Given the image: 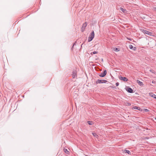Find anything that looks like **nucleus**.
Wrapping results in <instances>:
<instances>
[{
	"instance_id": "1",
	"label": "nucleus",
	"mask_w": 156,
	"mask_h": 156,
	"mask_svg": "<svg viewBox=\"0 0 156 156\" xmlns=\"http://www.w3.org/2000/svg\"><path fill=\"white\" fill-rule=\"evenodd\" d=\"M140 30L142 32H143L144 34H148V35L151 36H153V33L152 32H150L149 31H147L146 30H145L144 29H141Z\"/></svg>"
},
{
	"instance_id": "2",
	"label": "nucleus",
	"mask_w": 156,
	"mask_h": 156,
	"mask_svg": "<svg viewBox=\"0 0 156 156\" xmlns=\"http://www.w3.org/2000/svg\"><path fill=\"white\" fill-rule=\"evenodd\" d=\"M94 31H92L89 35V37H88V42H90L91 41L93 38H94Z\"/></svg>"
},
{
	"instance_id": "3",
	"label": "nucleus",
	"mask_w": 156,
	"mask_h": 156,
	"mask_svg": "<svg viewBox=\"0 0 156 156\" xmlns=\"http://www.w3.org/2000/svg\"><path fill=\"white\" fill-rule=\"evenodd\" d=\"M108 81L106 80H99L98 79L95 81V83L96 84L98 83H106Z\"/></svg>"
},
{
	"instance_id": "4",
	"label": "nucleus",
	"mask_w": 156,
	"mask_h": 156,
	"mask_svg": "<svg viewBox=\"0 0 156 156\" xmlns=\"http://www.w3.org/2000/svg\"><path fill=\"white\" fill-rule=\"evenodd\" d=\"M107 71L106 70H105L104 72L102 73H101L99 75V76L100 77H104L106 74Z\"/></svg>"
},
{
	"instance_id": "5",
	"label": "nucleus",
	"mask_w": 156,
	"mask_h": 156,
	"mask_svg": "<svg viewBox=\"0 0 156 156\" xmlns=\"http://www.w3.org/2000/svg\"><path fill=\"white\" fill-rule=\"evenodd\" d=\"M72 75L73 78L76 77V70L73 71Z\"/></svg>"
},
{
	"instance_id": "6",
	"label": "nucleus",
	"mask_w": 156,
	"mask_h": 156,
	"mask_svg": "<svg viewBox=\"0 0 156 156\" xmlns=\"http://www.w3.org/2000/svg\"><path fill=\"white\" fill-rule=\"evenodd\" d=\"M126 91L129 93H132L133 92V90L131 88L129 87H127L126 89Z\"/></svg>"
},
{
	"instance_id": "7",
	"label": "nucleus",
	"mask_w": 156,
	"mask_h": 156,
	"mask_svg": "<svg viewBox=\"0 0 156 156\" xmlns=\"http://www.w3.org/2000/svg\"><path fill=\"white\" fill-rule=\"evenodd\" d=\"M87 22H85L84 23H83V25L82 30V31H83L84 30H85L86 27H87Z\"/></svg>"
},
{
	"instance_id": "8",
	"label": "nucleus",
	"mask_w": 156,
	"mask_h": 156,
	"mask_svg": "<svg viewBox=\"0 0 156 156\" xmlns=\"http://www.w3.org/2000/svg\"><path fill=\"white\" fill-rule=\"evenodd\" d=\"M119 78L121 80H123L124 81H127L128 80V79L125 77L120 76L119 77Z\"/></svg>"
},
{
	"instance_id": "9",
	"label": "nucleus",
	"mask_w": 156,
	"mask_h": 156,
	"mask_svg": "<svg viewBox=\"0 0 156 156\" xmlns=\"http://www.w3.org/2000/svg\"><path fill=\"white\" fill-rule=\"evenodd\" d=\"M149 95L152 97H153L154 98H155L156 99V95L155 94H153V93H150Z\"/></svg>"
},
{
	"instance_id": "10",
	"label": "nucleus",
	"mask_w": 156,
	"mask_h": 156,
	"mask_svg": "<svg viewBox=\"0 0 156 156\" xmlns=\"http://www.w3.org/2000/svg\"><path fill=\"white\" fill-rule=\"evenodd\" d=\"M137 83L140 86H143V83L138 80H137Z\"/></svg>"
},
{
	"instance_id": "11",
	"label": "nucleus",
	"mask_w": 156,
	"mask_h": 156,
	"mask_svg": "<svg viewBox=\"0 0 156 156\" xmlns=\"http://www.w3.org/2000/svg\"><path fill=\"white\" fill-rule=\"evenodd\" d=\"M120 10L123 13H126V9H124L122 7H120Z\"/></svg>"
},
{
	"instance_id": "12",
	"label": "nucleus",
	"mask_w": 156,
	"mask_h": 156,
	"mask_svg": "<svg viewBox=\"0 0 156 156\" xmlns=\"http://www.w3.org/2000/svg\"><path fill=\"white\" fill-rule=\"evenodd\" d=\"M124 152L125 153H127L128 154L131 155V152L129 151L125 150H124Z\"/></svg>"
},
{
	"instance_id": "13",
	"label": "nucleus",
	"mask_w": 156,
	"mask_h": 156,
	"mask_svg": "<svg viewBox=\"0 0 156 156\" xmlns=\"http://www.w3.org/2000/svg\"><path fill=\"white\" fill-rule=\"evenodd\" d=\"M92 134L96 138H98V135L95 133H93Z\"/></svg>"
},
{
	"instance_id": "14",
	"label": "nucleus",
	"mask_w": 156,
	"mask_h": 156,
	"mask_svg": "<svg viewBox=\"0 0 156 156\" xmlns=\"http://www.w3.org/2000/svg\"><path fill=\"white\" fill-rule=\"evenodd\" d=\"M64 152L67 154H69V152L67 149H64Z\"/></svg>"
},
{
	"instance_id": "15",
	"label": "nucleus",
	"mask_w": 156,
	"mask_h": 156,
	"mask_svg": "<svg viewBox=\"0 0 156 156\" xmlns=\"http://www.w3.org/2000/svg\"><path fill=\"white\" fill-rule=\"evenodd\" d=\"M87 123L90 125H92L94 124V123L92 121H88Z\"/></svg>"
},
{
	"instance_id": "16",
	"label": "nucleus",
	"mask_w": 156,
	"mask_h": 156,
	"mask_svg": "<svg viewBox=\"0 0 156 156\" xmlns=\"http://www.w3.org/2000/svg\"><path fill=\"white\" fill-rule=\"evenodd\" d=\"M113 49L114 51H120L119 49L116 48H114Z\"/></svg>"
},
{
	"instance_id": "17",
	"label": "nucleus",
	"mask_w": 156,
	"mask_h": 156,
	"mask_svg": "<svg viewBox=\"0 0 156 156\" xmlns=\"http://www.w3.org/2000/svg\"><path fill=\"white\" fill-rule=\"evenodd\" d=\"M92 53H93V54H96L98 53V51H94L93 52H91V54H92Z\"/></svg>"
},
{
	"instance_id": "18",
	"label": "nucleus",
	"mask_w": 156,
	"mask_h": 156,
	"mask_svg": "<svg viewBox=\"0 0 156 156\" xmlns=\"http://www.w3.org/2000/svg\"><path fill=\"white\" fill-rule=\"evenodd\" d=\"M133 46L132 45L130 44L129 45V48L130 49H132L133 48Z\"/></svg>"
},
{
	"instance_id": "19",
	"label": "nucleus",
	"mask_w": 156,
	"mask_h": 156,
	"mask_svg": "<svg viewBox=\"0 0 156 156\" xmlns=\"http://www.w3.org/2000/svg\"><path fill=\"white\" fill-rule=\"evenodd\" d=\"M133 50L135 51L136 49V48L135 47H133V48L132 49Z\"/></svg>"
},
{
	"instance_id": "20",
	"label": "nucleus",
	"mask_w": 156,
	"mask_h": 156,
	"mask_svg": "<svg viewBox=\"0 0 156 156\" xmlns=\"http://www.w3.org/2000/svg\"><path fill=\"white\" fill-rule=\"evenodd\" d=\"M119 83L118 82L116 83L115 84V85H116V86H118L119 85Z\"/></svg>"
},
{
	"instance_id": "21",
	"label": "nucleus",
	"mask_w": 156,
	"mask_h": 156,
	"mask_svg": "<svg viewBox=\"0 0 156 156\" xmlns=\"http://www.w3.org/2000/svg\"><path fill=\"white\" fill-rule=\"evenodd\" d=\"M145 110L146 112H148L149 111V110H148L147 109H145Z\"/></svg>"
},
{
	"instance_id": "22",
	"label": "nucleus",
	"mask_w": 156,
	"mask_h": 156,
	"mask_svg": "<svg viewBox=\"0 0 156 156\" xmlns=\"http://www.w3.org/2000/svg\"><path fill=\"white\" fill-rule=\"evenodd\" d=\"M134 108V109H138V107H136V106Z\"/></svg>"
},
{
	"instance_id": "23",
	"label": "nucleus",
	"mask_w": 156,
	"mask_h": 156,
	"mask_svg": "<svg viewBox=\"0 0 156 156\" xmlns=\"http://www.w3.org/2000/svg\"><path fill=\"white\" fill-rule=\"evenodd\" d=\"M153 9H154V10L156 11V7H154L153 8Z\"/></svg>"
},
{
	"instance_id": "24",
	"label": "nucleus",
	"mask_w": 156,
	"mask_h": 156,
	"mask_svg": "<svg viewBox=\"0 0 156 156\" xmlns=\"http://www.w3.org/2000/svg\"><path fill=\"white\" fill-rule=\"evenodd\" d=\"M127 39L129 40H130V41H131L132 40V39L131 38H127Z\"/></svg>"
},
{
	"instance_id": "25",
	"label": "nucleus",
	"mask_w": 156,
	"mask_h": 156,
	"mask_svg": "<svg viewBox=\"0 0 156 156\" xmlns=\"http://www.w3.org/2000/svg\"><path fill=\"white\" fill-rule=\"evenodd\" d=\"M74 46V44H73V45L72 47V48H73Z\"/></svg>"
},
{
	"instance_id": "26",
	"label": "nucleus",
	"mask_w": 156,
	"mask_h": 156,
	"mask_svg": "<svg viewBox=\"0 0 156 156\" xmlns=\"http://www.w3.org/2000/svg\"><path fill=\"white\" fill-rule=\"evenodd\" d=\"M150 71L151 72H152V70H150Z\"/></svg>"
},
{
	"instance_id": "27",
	"label": "nucleus",
	"mask_w": 156,
	"mask_h": 156,
	"mask_svg": "<svg viewBox=\"0 0 156 156\" xmlns=\"http://www.w3.org/2000/svg\"><path fill=\"white\" fill-rule=\"evenodd\" d=\"M128 105H130V104H129V103Z\"/></svg>"
},
{
	"instance_id": "28",
	"label": "nucleus",
	"mask_w": 156,
	"mask_h": 156,
	"mask_svg": "<svg viewBox=\"0 0 156 156\" xmlns=\"http://www.w3.org/2000/svg\"><path fill=\"white\" fill-rule=\"evenodd\" d=\"M82 45H83V44H82V45H81V47H82Z\"/></svg>"
}]
</instances>
